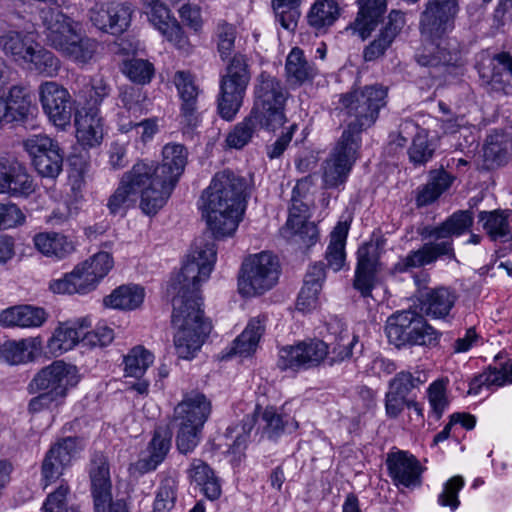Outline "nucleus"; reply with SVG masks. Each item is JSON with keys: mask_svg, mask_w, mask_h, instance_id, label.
<instances>
[{"mask_svg": "<svg viewBox=\"0 0 512 512\" xmlns=\"http://www.w3.org/2000/svg\"><path fill=\"white\" fill-rule=\"evenodd\" d=\"M216 255L214 242L196 240L180 272L171 280L172 325L176 329L173 341L181 359L194 358L211 331L201 309L200 286L209 279Z\"/></svg>", "mask_w": 512, "mask_h": 512, "instance_id": "obj_1", "label": "nucleus"}, {"mask_svg": "<svg viewBox=\"0 0 512 512\" xmlns=\"http://www.w3.org/2000/svg\"><path fill=\"white\" fill-rule=\"evenodd\" d=\"M460 11L459 0H428L420 14L419 31L429 45L417 53L419 65L447 71L463 65L459 41L451 37Z\"/></svg>", "mask_w": 512, "mask_h": 512, "instance_id": "obj_2", "label": "nucleus"}, {"mask_svg": "<svg viewBox=\"0 0 512 512\" xmlns=\"http://www.w3.org/2000/svg\"><path fill=\"white\" fill-rule=\"evenodd\" d=\"M163 181L157 162L138 159L121 175L116 189L109 196L106 204L109 213L124 216L139 198L142 212L148 216L156 215L171 196Z\"/></svg>", "mask_w": 512, "mask_h": 512, "instance_id": "obj_3", "label": "nucleus"}, {"mask_svg": "<svg viewBox=\"0 0 512 512\" xmlns=\"http://www.w3.org/2000/svg\"><path fill=\"white\" fill-rule=\"evenodd\" d=\"M248 184L244 177L231 170L218 172L204 190L203 215L215 238L231 236L245 210Z\"/></svg>", "mask_w": 512, "mask_h": 512, "instance_id": "obj_4", "label": "nucleus"}, {"mask_svg": "<svg viewBox=\"0 0 512 512\" xmlns=\"http://www.w3.org/2000/svg\"><path fill=\"white\" fill-rule=\"evenodd\" d=\"M472 224V213L468 210H460L453 213L440 225L426 227L422 233L424 237L441 241L425 243L418 250L409 252L396 263V271L400 273L407 272L412 268H419L431 264L440 256H453V245L450 238L462 235L469 230Z\"/></svg>", "mask_w": 512, "mask_h": 512, "instance_id": "obj_5", "label": "nucleus"}, {"mask_svg": "<svg viewBox=\"0 0 512 512\" xmlns=\"http://www.w3.org/2000/svg\"><path fill=\"white\" fill-rule=\"evenodd\" d=\"M386 97L387 88L381 85L341 94L340 109L349 120L340 138L361 147V133L375 123L380 109L386 105Z\"/></svg>", "mask_w": 512, "mask_h": 512, "instance_id": "obj_6", "label": "nucleus"}, {"mask_svg": "<svg viewBox=\"0 0 512 512\" xmlns=\"http://www.w3.org/2000/svg\"><path fill=\"white\" fill-rule=\"evenodd\" d=\"M0 50L19 66L47 77L56 76L61 66L60 60L51 51L24 31L1 32Z\"/></svg>", "mask_w": 512, "mask_h": 512, "instance_id": "obj_7", "label": "nucleus"}, {"mask_svg": "<svg viewBox=\"0 0 512 512\" xmlns=\"http://www.w3.org/2000/svg\"><path fill=\"white\" fill-rule=\"evenodd\" d=\"M210 412V401L195 391L186 394L174 408L172 426L176 429V448L181 454L191 453L197 447Z\"/></svg>", "mask_w": 512, "mask_h": 512, "instance_id": "obj_8", "label": "nucleus"}, {"mask_svg": "<svg viewBox=\"0 0 512 512\" xmlns=\"http://www.w3.org/2000/svg\"><path fill=\"white\" fill-rule=\"evenodd\" d=\"M289 92L281 80L263 71L256 79L254 103L251 112L264 123V129L275 131L287 117L285 106Z\"/></svg>", "mask_w": 512, "mask_h": 512, "instance_id": "obj_9", "label": "nucleus"}, {"mask_svg": "<svg viewBox=\"0 0 512 512\" xmlns=\"http://www.w3.org/2000/svg\"><path fill=\"white\" fill-rule=\"evenodd\" d=\"M385 332L389 342L398 348L405 345L435 346L441 336L422 313L412 309L396 311L389 316Z\"/></svg>", "mask_w": 512, "mask_h": 512, "instance_id": "obj_10", "label": "nucleus"}, {"mask_svg": "<svg viewBox=\"0 0 512 512\" xmlns=\"http://www.w3.org/2000/svg\"><path fill=\"white\" fill-rule=\"evenodd\" d=\"M251 79L248 58L236 53L229 59L220 77L217 109L221 118L231 121L239 112Z\"/></svg>", "mask_w": 512, "mask_h": 512, "instance_id": "obj_11", "label": "nucleus"}, {"mask_svg": "<svg viewBox=\"0 0 512 512\" xmlns=\"http://www.w3.org/2000/svg\"><path fill=\"white\" fill-rule=\"evenodd\" d=\"M278 258L269 252L249 256L242 264L238 279L239 293L245 297L264 294L272 289L279 278Z\"/></svg>", "mask_w": 512, "mask_h": 512, "instance_id": "obj_12", "label": "nucleus"}, {"mask_svg": "<svg viewBox=\"0 0 512 512\" xmlns=\"http://www.w3.org/2000/svg\"><path fill=\"white\" fill-rule=\"evenodd\" d=\"M80 380L76 366L56 360L42 368L28 384L29 393L47 391L65 400Z\"/></svg>", "mask_w": 512, "mask_h": 512, "instance_id": "obj_13", "label": "nucleus"}, {"mask_svg": "<svg viewBox=\"0 0 512 512\" xmlns=\"http://www.w3.org/2000/svg\"><path fill=\"white\" fill-rule=\"evenodd\" d=\"M326 342L317 338L298 341L279 349L277 366L282 371L299 372L326 362Z\"/></svg>", "mask_w": 512, "mask_h": 512, "instance_id": "obj_14", "label": "nucleus"}, {"mask_svg": "<svg viewBox=\"0 0 512 512\" xmlns=\"http://www.w3.org/2000/svg\"><path fill=\"white\" fill-rule=\"evenodd\" d=\"M23 147L42 177L55 179L62 172L64 152L56 140L44 134L32 135L23 141Z\"/></svg>", "mask_w": 512, "mask_h": 512, "instance_id": "obj_15", "label": "nucleus"}, {"mask_svg": "<svg viewBox=\"0 0 512 512\" xmlns=\"http://www.w3.org/2000/svg\"><path fill=\"white\" fill-rule=\"evenodd\" d=\"M360 146L356 142L339 139L335 148L323 165V183L325 188H340L346 183L358 158Z\"/></svg>", "mask_w": 512, "mask_h": 512, "instance_id": "obj_16", "label": "nucleus"}, {"mask_svg": "<svg viewBox=\"0 0 512 512\" xmlns=\"http://www.w3.org/2000/svg\"><path fill=\"white\" fill-rule=\"evenodd\" d=\"M39 97L45 114L56 127L64 129L70 124L73 107L67 89L48 81L40 85Z\"/></svg>", "mask_w": 512, "mask_h": 512, "instance_id": "obj_17", "label": "nucleus"}, {"mask_svg": "<svg viewBox=\"0 0 512 512\" xmlns=\"http://www.w3.org/2000/svg\"><path fill=\"white\" fill-rule=\"evenodd\" d=\"M39 19L48 45L58 52L80 30L77 22L56 8H42Z\"/></svg>", "mask_w": 512, "mask_h": 512, "instance_id": "obj_18", "label": "nucleus"}, {"mask_svg": "<svg viewBox=\"0 0 512 512\" xmlns=\"http://www.w3.org/2000/svg\"><path fill=\"white\" fill-rule=\"evenodd\" d=\"M133 7L127 2H108L95 5L89 15L92 24L99 30L118 35L128 29L131 23Z\"/></svg>", "mask_w": 512, "mask_h": 512, "instance_id": "obj_19", "label": "nucleus"}, {"mask_svg": "<svg viewBox=\"0 0 512 512\" xmlns=\"http://www.w3.org/2000/svg\"><path fill=\"white\" fill-rule=\"evenodd\" d=\"M459 295L454 288L439 286L419 291L418 303L423 316L434 320H447L458 301Z\"/></svg>", "mask_w": 512, "mask_h": 512, "instance_id": "obj_20", "label": "nucleus"}, {"mask_svg": "<svg viewBox=\"0 0 512 512\" xmlns=\"http://www.w3.org/2000/svg\"><path fill=\"white\" fill-rule=\"evenodd\" d=\"M32 176L16 159L0 160V193L12 197H28L35 191Z\"/></svg>", "mask_w": 512, "mask_h": 512, "instance_id": "obj_21", "label": "nucleus"}, {"mask_svg": "<svg viewBox=\"0 0 512 512\" xmlns=\"http://www.w3.org/2000/svg\"><path fill=\"white\" fill-rule=\"evenodd\" d=\"M173 81L181 100L180 123L188 129H194L200 123L197 106L200 89L194 76L188 71H177Z\"/></svg>", "mask_w": 512, "mask_h": 512, "instance_id": "obj_22", "label": "nucleus"}, {"mask_svg": "<svg viewBox=\"0 0 512 512\" xmlns=\"http://www.w3.org/2000/svg\"><path fill=\"white\" fill-rule=\"evenodd\" d=\"M32 99L26 86L13 85L0 90V125L25 121L31 113Z\"/></svg>", "mask_w": 512, "mask_h": 512, "instance_id": "obj_23", "label": "nucleus"}, {"mask_svg": "<svg viewBox=\"0 0 512 512\" xmlns=\"http://www.w3.org/2000/svg\"><path fill=\"white\" fill-rule=\"evenodd\" d=\"M77 452V439L65 437L57 441L47 451L42 462L41 473L45 487L55 482L64 469L70 465L73 456Z\"/></svg>", "mask_w": 512, "mask_h": 512, "instance_id": "obj_24", "label": "nucleus"}, {"mask_svg": "<svg viewBox=\"0 0 512 512\" xmlns=\"http://www.w3.org/2000/svg\"><path fill=\"white\" fill-rule=\"evenodd\" d=\"M357 266L353 286L364 298L371 297L379 266V248L374 243L362 245L357 252Z\"/></svg>", "mask_w": 512, "mask_h": 512, "instance_id": "obj_25", "label": "nucleus"}, {"mask_svg": "<svg viewBox=\"0 0 512 512\" xmlns=\"http://www.w3.org/2000/svg\"><path fill=\"white\" fill-rule=\"evenodd\" d=\"M386 466L388 474L396 486L415 487L420 485L422 466L411 453L407 451L389 453Z\"/></svg>", "mask_w": 512, "mask_h": 512, "instance_id": "obj_26", "label": "nucleus"}, {"mask_svg": "<svg viewBox=\"0 0 512 512\" xmlns=\"http://www.w3.org/2000/svg\"><path fill=\"white\" fill-rule=\"evenodd\" d=\"M326 363L330 366L341 363L352 356V349L357 343V336L352 335L347 326L338 319L327 324Z\"/></svg>", "mask_w": 512, "mask_h": 512, "instance_id": "obj_27", "label": "nucleus"}, {"mask_svg": "<svg viewBox=\"0 0 512 512\" xmlns=\"http://www.w3.org/2000/svg\"><path fill=\"white\" fill-rule=\"evenodd\" d=\"M405 15L400 10H391L376 38L365 47L363 58L366 62L375 61L391 47L405 25Z\"/></svg>", "mask_w": 512, "mask_h": 512, "instance_id": "obj_28", "label": "nucleus"}, {"mask_svg": "<svg viewBox=\"0 0 512 512\" xmlns=\"http://www.w3.org/2000/svg\"><path fill=\"white\" fill-rule=\"evenodd\" d=\"M405 15L400 10H391L376 38L365 47L363 58L366 62L375 61L391 47L405 25Z\"/></svg>", "mask_w": 512, "mask_h": 512, "instance_id": "obj_29", "label": "nucleus"}, {"mask_svg": "<svg viewBox=\"0 0 512 512\" xmlns=\"http://www.w3.org/2000/svg\"><path fill=\"white\" fill-rule=\"evenodd\" d=\"M89 477L94 499V509L104 512V507L110 501L112 483L107 457L100 452H95L89 464Z\"/></svg>", "mask_w": 512, "mask_h": 512, "instance_id": "obj_30", "label": "nucleus"}, {"mask_svg": "<svg viewBox=\"0 0 512 512\" xmlns=\"http://www.w3.org/2000/svg\"><path fill=\"white\" fill-rule=\"evenodd\" d=\"M150 23L162 36L179 50H186L189 41L179 22L171 15L170 10L162 3L153 5L146 11Z\"/></svg>", "mask_w": 512, "mask_h": 512, "instance_id": "obj_31", "label": "nucleus"}, {"mask_svg": "<svg viewBox=\"0 0 512 512\" xmlns=\"http://www.w3.org/2000/svg\"><path fill=\"white\" fill-rule=\"evenodd\" d=\"M162 163L157 168L170 192L176 187L187 164V150L181 144H167L162 150Z\"/></svg>", "mask_w": 512, "mask_h": 512, "instance_id": "obj_32", "label": "nucleus"}, {"mask_svg": "<svg viewBox=\"0 0 512 512\" xmlns=\"http://www.w3.org/2000/svg\"><path fill=\"white\" fill-rule=\"evenodd\" d=\"M325 279L326 272L322 262H316L308 268L296 302L298 311L306 313L318 306L319 293Z\"/></svg>", "mask_w": 512, "mask_h": 512, "instance_id": "obj_33", "label": "nucleus"}, {"mask_svg": "<svg viewBox=\"0 0 512 512\" xmlns=\"http://www.w3.org/2000/svg\"><path fill=\"white\" fill-rule=\"evenodd\" d=\"M76 137L85 147L93 148L102 143L104 136L103 118L99 109H90L84 114L79 112L75 117Z\"/></svg>", "mask_w": 512, "mask_h": 512, "instance_id": "obj_34", "label": "nucleus"}, {"mask_svg": "<svg viewBox=\"0 0 512 512\" xmlns=\"http://www.w3.org/2000/svg\"><path fill=\"white\" fill-rule=\"evenodd\" d=\"M46 320V311L32 305L13 306L0 312V325L3 327L36 328Z\"/></svg>", "mask_w": 512, "mask_h": 512, "instance_id": "obj_35", "label": "nucleus"}, {"mask_svg": "<svg viewBox=\"0 0 512 512\" xmlns=\"http://www.w3.org/2000/svg\"><path fill=\"white\" fill-rule=\"evenodd\" d=\"M359 11L353 29L365 40L378 26L387 9V0H357Z\"/></svg>", "mask_w": 512, "mask_h": 512, "instance_id": "obj_36", "label": "nucleus"}, {"mask_svg": "<svg viewBox=\"0 0 512 512\" xmlns=\"http://www.w3.org/2000/svg\"><path fill=\"white\" fill-rule=\"evenodd\" d=\"M454 179V176L443 168L431 170L428 182L417 188L415 197L417 207H425L434 203L451 187Z\"/></svg>", "mask_w": 512, "mask_h": 512, "instance_id": "obj_37", "label": "nucleus"}, {"mask_svg": "<svg viewBox=\"0 0 512 512\" xmlns=\"http://www.w3.org/2000/svg\"><path fill=\"white\" fill-rule=\"evenodd\" d=\"M478 218L491 240L500 242L512 240L511 210L481 211Z\"/></svg>", "mask_w": 512, "mask_h": 512, "instance_id": "obj_38", "label": "nucleus"}, {"mask_svg": "<svg viewBox=\"0 0 512 512\" xmlns=\"http://www.w3.org/2000/svg\"><path fill=\"white\" fill-rule=\"evenodd\" d=\"M172 434L167 428H158L148 445L149 457L140 459L136 469L141 473L154 471L166 458L171 448Z\"/></svg>", "mask_w": 512, "mask_h": 512, "instance_id": "obj_39", "label": "nucleus"}, {"mask_svg": "<svg viewBox=\"0 0 512 512\" xmlns=\"http://www.w3.org/2000/svg\"><path fill=\"white\" fill-rule=\"evenodd\" d=\"M262 433L270 440H276L285 433L295 432L298 422L286 414H280L274 407H266L259 418Z\"/></svg>", "mask_w": 512, "mask_h": 512, "instance_id": "obj_40", "label": "nucleus"}, {"mask_svg": "<svg viewBox=\"0 0 512 512\" xmlns=\"http://www.w3.org/2000/svg\"><path fill=\"white\" fill-rule=\"evenodd\" d=\"M33 243L37 251L46 257L63 259L71 254L74 243L64 234L58 232H41L33 237Z\"/></svg>", "mask_w": 512, "mask_h": 512, "instance_id": "obj_41", "label": "nucleus"}, {"mask_svg": "<svg viewBox=\"0 0 512 512\" xmlns=\"http://www.w3.org/2000/svg\"><path fill=\"white\" fill-rule=\"evenodd\" d=\"M41 347L39 338H26L19 341H6L0 347V359L18 365L32 361Z\"/></svg>", "mask_w": 512, "mask_h": 512, "instance_id": "obj_42", "label": "nucleus"}, {"mask_svg": "<svg viewBox=\"0 0 512 512\" xmlns=\"http://www.w3.org/2000/svg\"><path fill=\"white\" fill-rule=\"evenodd\" d=\"M512 142L503 133L494 132L487 136L483 147V161L486 169L506 164L510 157Z\"/></svg>", "mask_w": 512, "mask_h": 512, "instance_id": "obj_43", "label": "nucleus"}, {"mask_svg": "<svg viewBox=\"0 0 512 512\" xmlns=\"http://www.w3.org/2000/svg\"><path fill=\"white\" fill-rule=\"evenodd\" d=\"M285 69L288 81L297 85L312 81L318 74L314 63L309 62L303 50L298 47H294L288 54Z\"/></svg>", "mask_w": 512, "mask_h": 512, "instance_id": "obj_44", "label": "nucleus"}, {"mask_svg": "<svg viewBox=\"0 0 512 512\" xmlns=\"http://www.w3.org/2000/svg\"><path fill=\"white\" fill-rule=\"evenodd\" d=\"M145 291L139 285H121L103 299L106 307L119 310H135L144 301Z\"/></svg>", "mask_w": 512, "mask_h": 512, "instance_id": "obj_45", "label": "nucleus"}, {"mask_svg": "<svg viewBox=\"0 0 512 512\" xmlns=\"http://www.w3.org/2000/svg\"><path fill=\"white\" fill-rule=\"evenodd\" d=\"M350 225L339 221L330 234V242L325 253L327 265L335 272L339 271L346 259L345 245Z\"/></svg>", "mask_w": 512, "mask_h": 512, "instance_id": "obj_46", "label": "nucleus"}, {"mask_svg": "<svg viewBox=\"0 0 512 512\" xmlns=\"http://www.w3.org/2000/svg\"><path fill=\"white\" fill-rule=\"evenodd\" d=\"M96 50L97 42L87 36L81 35L79 31L59 52L75 63L86 64L92 60Z\"/></svg>", "mask_w": 512, "mask_h": 512, "instance_id": "obj_47", "label": "nucleus"}, {"mask_svg": "<svg viewBox=\"0 0 512 512\" xmlns=\"http://www.w3.org/2000/svg\"><path fill=\"white\" fill-rule=\"evenodd\" d=\"M264 321L260 318L251 319L245 330L234 340L232 354L248 356L256 350L258 342L264 333Z\"/></svg>", "mask_w": 512, "mask_h": 512, "instance_id": "obj_48", "label": "nucleus"}, {"mask_svg": "<svg viewBox=\"0 0 512 512\" xmlns=\"http://www.w3.org/2000/svg\"><path fill=\"white\" fill-rule=\"evenodd\" d=\"M259 128L264 129L263 121L250 111V113L229 132L226 137V143L231 148L241 149L251 141Z\"/></svg>", "mask_w": 512, "mask_h": 512, "instance_id": "obj_49", "label": "nucleus"}, {"mask_svg": "<svg viewBox=\"0 0 512 512\" xmlns=\"http://www.w3.org/2000/svg\"><path fill=\"white\" fill-rule=\"evenodd\" d=\"M505 384H512V364L510 370L503 368H488L480 374L475 375L469 382L468 394L478 395L483 387H501Z\"/></svg>", "mask_w": 512, "mask_h": 512, "instance_id": "obj_50", "label": "nucleus"}, {"mask_svg": "<svg viewBox=\"0 0 512 512\" xmlns=\"http://www.w3.org/2000/svg\"><path fill=\"white\" fill-rule=\"evenodd\" d=\"M340 13L335 0H318L311 7L307 20L310 26L319 30L332 25Z\"/></svg>", "mask_w": 512, "mask_h": 512, "instance_id": "obj_51", "label": "nucleus"}, {"mask_svg": "<svg viewBox=\"0 0 512 512\" xmlns=\"http://www.w3.org/2000/svg\"><path fill=\"white\" fill-rule=\"evenodd\" d=\"M82 334L74 326L60 325L48 341L50 353L57 356L71 350L81 340Z\"/></svg>", "mask_w": 512, "mask_h": 512, "instance_id": "obj_52", "label": "nucleus"}, {"mask_svg": "<svg viewBox=\"0 0 512 512\" xmlns=\"http://www.w3.org/2000/svg\"><path fill=\"white\" fill-rule=\"evenodd\" d=\"M448 380L444 378L433 381L427 388V399L430 405L429 417L440 420L449 407L447 392Z\"/></svg>", "mask_w": 512, "mask_h": 512, "instance_id": "obj_53", "label": "nucleus"}, {"mask_svg": "<svg viewBox=\"0 0 512 512\" xmlns=\"http://www.w3.org/2000/svg\"><path fill=\"white\" fill-rule=\"evenodd\" d=\"M153 361V354L144 347L132 348L123 360L126 376L141 378Z\"/></svg>", "mask_w": 512, "mask_h": 512, "instance_id": "obj_54", "label": "nucleus"}, {"mask_svg": "<svg viewBox=\"0 0 512 512\" xmlns=\"http://www.w3.org/2000/svg\"><path fill=\"white\" fill-rule=\"evenodd\" d=\"M119 98L124 108L121 113L129 117V120L138 119L146 113L145 102L147 98L141 88L125 87L121 90Z\"/></svg>", "mask_w": 512, "mask_h": 512, "instance_id": "obj_55", "label": "nucleus"}, {"mask_svg": "<svg viewBox=\"0 0 512 512\" xmlns=\"http://www.w3.org/2000/svg\"><path fill=\"white\" fill-rule=\"evenodd\" d=\"M480 71L481 76L486 78L490 82L500 83L503 80V76L507 77V80L512 79V55L508 52H501L494 55L489 62L487 67Z\"/></svg>", "mask_w": 512, "mask_h": 512, "instance_id": "obj_56", "label": "nucleus"}, {"mask_svg": "<svg viewBox=\"0 0 512 512\" xmlns=\"http://www.w3.org/2000/svg\"><path fill=\"white\" fill-rule=\"evenodd\" d=\"M236 27L233 24L220 20L215 28L214 37L217 45V51L220 58L225 61L232 58L236 40Z\"/></svg>", "mask_w": 512, "mask_h": 512, "instance_id": "obj_57", "label": "nucleus"}, {"mask_svg": "<svg viewBox=\"0 0 512 512\" xmlns=\"http://www.w3.org/2000/svg\"><path fill=\"white\" fill-rule=\"evenodd\" d=\"M122 72L137 84H147L154 75L153 64L148 60L140 58H132L124 61Z\"/></svg>", "mask_w": 512, "mask_h": 512, "instance_id": "obj_58", "label": "nucleus"}, {"mask_svg": "<svg viewBox=\"0 0 512 512\" xmlns=\"http://www.w3.org/2000/svg\"><path fill=\"white\" fill-rule=\"evenodd\" d=\"M69 494V486L61 483L55 491L47 495L41 508L42 512H80L77 506H68Z\"/></svg>", "mask_w": 512, "mask_h": 512, "instance_id": "obj_59", "label": "nucleus"}, {"mask_svg": "<svg viewBox=\"0 0 512 512\" xmlns=\"http://www.w3.org/2000/svg\"><path fill=\"white\" fill-rule=\"evenodd\" d=\"M282 234L285 237H292L294 241L302 244L305 247L313 246L319 240V231L313 222H308L306 219L301 221V224L295 227H283Z\"/></svg>", "mask_w": 512, "mask_h": 512, "instance_id": "obj_60", "label": "nucleus"}, {"mask_svg": "<svg viewBox=\"0 0 512 512\" xmlns=\"http://www.w3.org/2000/svg\"><path fill=\"white\" fill-rule=\"evenodd\" d=\"M435 148L429 142L427 135L422 131L418 132L408 149V156L415 166H422L429 162L434 155Z\"/></svg>", "mask_w": 512, "mask_h": 512, "instance_id": "obj_61", "label": "nucleus"}, {"mask_svg": "<svg viewBox=\"0 0 512 512\" xmlns=\"http://www.w3.org/2000/svg\"><path fill=\"white\" fill-rule=\"evenodd\" d=\"M309 180L308 178L302 179L297 182L292 190L291 207L289 209V217L287 219V227H295L301 224V221L307 218L308 207L298 197L301 196V192L308 189Z\"/></svg>", "mask_w": 512, "mask_h": 512, "instance_id": "obj_62", "label": "nucleus"}, {"mask_svg": "<svg viewBox=\"0 0 512 512\" xmlns=\"http://www.w3.org/2000/svg\"><path fill=\"white\" fill-rule=\"evenodd\" d=\"M423 382L411 372L401 371L389 381L388 389L403 398H411L413 390L418 389Z\"/></svg>", "mask_w": 512, "mask_h": 512, "instance_id": "obj_63", "label": "nucleus"}, {"mask_svg": "<svg viewBox=\"0 0 512 512\" xmlns=\"http://www.w3.org/2000/svg\"><path fill=\"white\" fill-rule=\"evenodd\" d=\"M81 264L98 284L112 269L114 261L108 252H99Z\"/></svg>", "mask_w": 512, "mask_h": 512, "instance_id": "obj_64", "label": "nucleus"}]
</instances>
